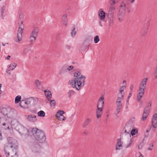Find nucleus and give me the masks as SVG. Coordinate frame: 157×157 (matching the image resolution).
Listing matches in <instances>:
<instances>
[{
  "label": "nucleus",
  "mask_w": 157,
  "mask_h": 157,
  "mask_svg": "<svg viewBox=\"0 0 157 157\" xmlns=\"http://www.w3.org/2000/svg\"><path fill=\"white\" fill-rule=\"evenodd\" d=\"M34 101V99L33 97L22 100L19 104L20 106L24 109H28L31 106L32 103Z\"/></svg>",
  "instance_id": "7"
},
{
  "label": "nucleus",
  "mask_w": 157,
  "mask_h": 157,
  "mask_svg": "<svg viewBox=\"0 0 157 157\" xmlns=\"http://www.w3.org/2000/svg\"><path fill=\"white\" fill-rule=\"evenodd\" d=\"M27 120L31 122H35L37 120L36 116L34 115H29L27 118Z\"/></svg>",
  "instance_id": "19"
},
{
  "label": "nucleus",
  "mask_w": 157,
  "mask_h": 157,
  "mask_svg": "<svg viewBox=\"0 0 157 157\" xmlns=\"http://www.w3.org/2000/svg\"><path fill=\"white\" fill-rule=\"evenodd\" d=\"M115 2H112L110 5V7L109 8V11H111L112 12H113L114 10H115V7H114V5H115Z\"/></svg>",
  "instance_id": "36"
},
{
  "label": "nucleus",
  "mask_w": 157,
  "mask_h": 157,
  "mask_svg": "<svg viewBox=\"0 0 157 157\" xmlns=\"http://www.w3.org/2000/svg\"><path fill=\"white\" fill-rule=\"evenodd\" d=\"M98 17L100 19L103 21L105 17V13L102 9H99L98 12Z\"/></svg>",
  "instance_id": "16"
},
{
  "label": "nucleus",
  "mask_w": 157,
  "mask_h": 157,
  "mask_svg": "<svg viewBox=\"0 0 157 157\" xmlns=\"http://www.w3.org/2000/svg\"><path fill=\"white\" fill-rule=\"evenodd\" d=\"M12 122V120H10L9 122H8L7 120H6V122L5 123H2L3 126H4V128L6 129H9V125L10 123Z\"/></svg>",
  "instance_id": "22"
},
{
  "label": "nucleus",
  "mask_w": 157,
  "mask_h": 157,
  "mask_svg": "<svg viewBox=\"0 0 157 157\" xmlns=\"http://www.w3.org/2000/svg\"><path fill=\"white\" fill-rule=\"evenodd\" d=\"M74 79L70 80L68 82V84L71 86L73 88H75L78 90L81 89L82 86V82L79 80V78L80 77L81 73L79 71H77L74 73Z\"/></svg>",
  "instance_id": "1"
},
{
  "label": "nucleus",
  "mask_w": 157,
  "mask_h": 157,
  "mask_svg": "<svg viewBox=\"0 0 157 157\" xmlns=\"http://www.w3.org/2000/svg\"><path fill=\"white\" fill-rule=\"evenodd\" d=\"M91 120L90 119L87 118L83 123L82 127L85 128L91 122Z\"/></svg>",
  "instance_id": "26"
},
{
  "label": "nucleus",
  "mask_w": 157,
  "mask_h": 157,
  "mask_svg": "<svg viewBox=\"0 0 157 157\" xmlns=\"http://www.w3.org/2000/svg\"><path fill=\"white\" fill-rule=\"evenodd\" d=\"M10 110V107H2L1 109V113L4 115L7 116Z\"/></svg>",
  "instance_id": "18"
},
{
  "label": "nucleus",
  "mask_w": 157,
  "mask_h": 157,
  "mask_svg": "<svg viewBox=\"0 0 157 157\" xmlns=\"http://www.w3.org/2000/svg\"><path fill=\"white\" fill-rule=\"evenodd\" d=\"M28 144L30 147L32 151L35 152H38L40 147L38 143L33 139H31L28 142Z\"/></svg>",
  "instance_id": "6"
},
{
  "label": "nucleus",
  "mask_w": 157,
  "mask_h": 157,
  "mask_svg": "<svg viewBox=\"0 0 157 157\" xmlns=\"http://www.w3.org/2000/svg\"><path fill=\"white\" fill-rule=\"evenodd\" d=\"M21 96L20 95H18L15 98V102L16 103H18L19 101H21Z\"/></svg>",
  "instance_id": "35"
},
{
  "label": "nucleus",
  "mask_w": 157,
  "mask_h": 157,
  "mask_svg": "<svg viewBox=\"0 0 157 157\" xmlns=\"http://www.w3.org/2000/svg\"><path fill=\"white\" fill-rule=\"evenodd\" d=\"M18 132L21 134L26 135L29 133V130L22 125H20L18 129Z\"/></svg>",
  "instance_id": "14"
},
{
  "label": "nucleus",
  "mask_w": 157,
  "mask_h": 157,
  "mask_svg": "<svg viewBox=\"0 0 157 157\" xmlns=\"http://www.w3.org/2000/svg\"><path fill=\"white\" fill-rule=\"evenodd\" d=\"M75 28H74L72 30V31L71 33V34L72 36H74L75 35L76 33V32L75 31Z\"/></svg>",
  "instance_id": "46"
},
{
  "label": "nucleus",
  "mask_w": 157,
  "mask_h": 157,
  "mask_svg": "<svg viewBox=\"0 0 157 157\" xmlns=\"http://www.w3.org/2000/svg\"><path fill=\"white\" fill-rule=\"evenodd\" d=\"M138 132V130L136 129H132L130 131V135H131L132 136L135 135L136 133Z\"/></svg>",
  "instance_id": "39"
},
{
  "label": "nucleus",
  "mask_w": 157,
  "mask_h": 157,
  "mask_svg": "<svg viewBox=\"0 0 157 157\" xmlns=\"http://www.w3.org/2000/svg\"><path fill=\"white\" fill-rule=\"evenodd\" d=\"M35 83L36 86L38 87L40 85V82H39V80H36L35 81Z\"/></svg>",
  "instance_id": "47"
},
{
  "label": "nucleus",
  "mask_w": 157,
  "mask_h": 157,
  "mask_svg": "<svg viewBox=\"0 0 157 157\" xmlns=\"http://www.w3.org/2000/svg\"><path fill=\"white\" fill-rule=\"evenodd\" d=\"M151 101H150L144 109L142 118L143 121H144L146 119L150 113L151 107Z\"/></svg>",
  "instance_id": "8"
},
{
  "label": "nucleus",
  "mask_w": 157,
  "mask_h": 157,
  "mask_svg": "<svg viewBox=\"0 0 157 157\" xmlns=\"http://www.w3.org/2000/svg\"><path fill=\"white\" fill-rule=\"evenodd\" d=\"M31 51V48L29 47L25 48L23 51V55H25L27 54L29 51Z\"/></svg>",
  "instance_id": "31"
},
{
  "label": "nucleus",
  "mask_w": 157,
  "mask_h": 157,
  "mask_svg": "<svg viewBox=\"0 0 157 157\" xmlns=\"http://www.w3.org/2000/svg\"><path fill=\"white\" fill-rule=\"evenodd\" d=\"M85 79H83V80H82V86H83L84 85L85 83Z\"/></svg>",
  "instance_id": "57"
},
{
  "label": "nucleus",
  "mask_w": 157,
  "mask_h": 157,
  "mask_svg": "<svg viewBox=\"0 0 157 157\" xmlns=\"http://www.w3.org/2000/svg\"><path fill=\"white\" fill-rule=\"evenodd\" d=\"M66 48L69 50L71 48V46L70 45H67L66 46Z\"/></svg>",
  "instance_id": "56"
},
{
  "label": "nucleus",
  "mask_w": 157,
  "mask_h": 157,
  "mask_svg": "<svg viewBox=\"0 0 157 157\" xmlns=\"http://www.w3.org/2000/svg\"><path fill=\"white\" fill-rule=\"evenodd\" d=\"M157 127V114L155 113L153 116L151 120V128L152 127L154 128V131Z\"/></svg>",
  "instance_id": "11"
},
{
  "label": "nucleus",
  "mask_w": 157,
  "mask_h": 157,
  "mask_svg": "<svg viewBox=\"0 0 157 157\" xmlns=\"http://www.w3.org/2000/svg\"><path fill=\"white\" fill-rule=\"evenodd\" d=\"M148 80L147 78L143 79L140 84V87L145 89L146 86V83Z\"/></svg>",
  "instance_id": "20"
},
{
  "label": "nucleus",
  "mask_w": 157,
  "mask_h": 157,
  "mask_svg": "<svg viewBox=\"0 0 157 157\" xmlns=\"http://www.w3.org/2000/svg\"><path fill=\"white\" fill-rule=\"evenodd\" d=\"M63 24L65 26H66L67 24L68 20L67 18V15L64 14L62 17Z\"/></svg>",
  "instance_id": "24"
},
{
  "label": "nucleus",
  "mask_w": 157,
  "mask_h": 157,
  "mask_svg": "<svg viewBox=\"0 0 157 157\" xmlns=\"http://www.w3.org/2000/svg\"><path fill=\"white\" fill-rule=\"evenodd\" d=\"M150 26V24L149 21H148L147 23V27L146 28H147V29H148V28Z\"/></svg>",
  "instance_id": "55"
},
{
  "label": "nucleus",
  "mask_w": 157,
  "mask_h": 157,
  "mask_svg": "<svg viewBox=\"0 0 157 157\" xmlns=\"http://www.w3.org/2000/svg\"><path fill=\"white\" fill-rule=\"evenodd\" d=\"M128 128V127L126 126H125L124 127V132L125 133H126V134L125 135H128L129 136H131L130 134V130L128 131V132L127 131V130L126 129Z\"/></svg>",
  "instance_id": "34"
},
{
  "label": "nucleus",
  "mask_w": 157,
  "mask_h": 157,
  "mask_svg": "<svg viewBox=\"0 0 157 157\" xmlns=\"http://www.w3.org/2000/svg\"><path fill=\"white\" fill-rule=\"evenodd\" d=\"M108 19L109 24V26H112L113 20V17H108Z\"/></svg>",
  "instance_id": "38"
},
{
  "label": "nucleus",
  "mask_w": 157,
  "mask_h": 157,
  "mask_svg": "<svg viewBox=\"0 0 157 157\" xmlns=\"http://www.w3.org/2000/svg\"><path fill=\"white\" fill-rule=\"evenodd\" d=\"M121 108H118L117 107L116 109V112L117 113V114L121 112Z\"/></svg>",
  "instance_id": "49"
},
{
  "label": "nucleus",
  "mask_w": 157,
  "mask_h": 157,
  "mask_svg": "<svg viewBox=\"0 0 157 157\" xmlns=\"http://www.w3.org/2000/svg\"><path fill=\"white\" fill-rule=\"evenodd\" d=\"M132 95V94L131 93H130L129 94V95L128 96V98H129Z\"/></svg>",
  "instance_id": "62"
},
{
  "label": "nucleus",
  "mask_w": 157,
  "mask_h": 157,
  "mask_svg": "<svg viewBox=\"0 0 157 157\" xmlns=\"http://www.w3.org/2000/svg\"><path fill=\"white\" fill-rule=\"evenodd\" d=\"M36 37L30 35V44H32L36 40Z\"/></svg>",
  "instance_id": "29"
},
{
  "label": "nucleus",
  "mask_w": 157,
  "mask_h": 157,
  "mask_svg": "<svg viewBox=\"0 0 157 157\" xmlns=\"http://www.w3.org/2000/svg\"><path fill=\"white\" fill-rule=\"evenodd\" d=\"M122 146V142L120 139H118L117 140V144L116 147V150H120V149L118 148V147H120Z\"/></svg>",
  "instance_id": "27"
},
{
  "label": "nucleus",
  "mask_w": 157,
  "mask_h": 157,
  "mask_svg": "<svg viewBox=\"0 0 157 157\" xmlns=\"http://www.w3.org/2000/svg\"><path fill=\"white\" fill-rule=\"evenodd\" d=\"M14 140V139L11 137H7V143L9 145L10 144H11V143L13 142Z\"/></svg>",
  "instance_id": "40"
},
{
  "label": "nucleus",
  "mask_w": 157,
  "mask_h": 157,
  "mask_svg": "<svg viewBox=\"0 0 157 157\" xmlns=\"http://www.w3.org/2000/svg\"><path fill=\"white\" fill-rule=\"evenodd\" d=\"M148 32V29L147 28H143L141 31V35L142 36H145L147 34V33Z\"/></svg>",
  "instance_id": "25"
},
{
  "label": "nucleus",
  "mask_w": 157,
  "mask_h": 157,
  "mask_svg": "<svg viewBox=\"0 0 157 157\" xmlns=\"http://www.w3.org/2000/svg\"><path fill=\"white\" fill-rule=\"evenodd\" d=\"M79 78V80H80L81 81L82 79H85L86 78V77L82 75H81V76H80V77Z\"/></svg>",
  "instance_id": "51"
},
{
  "label": "nucleus",
  "mask_w": 157,
  "mask_h": 157,
  "mask_svg": "<svg viewBox=\"0 0 157 157\" xmlns=\"http://www.w3.org/2000/svg\"><path fill=\"white\" fill-rule=\"evenodd\" d=\"M88 133V132L87 131H85L84 132H83V135H86Z\"/></svg>",
  "instance_id": "60"
},
{
  "label": "nucleus",
  "mask_w": 157,
  "mask_h": 157,
  "mask_svg": "<svg viewBox=\"0 0 157 157\" xmlns=\"http://www.w3.org/2000/svg\"><path fill=\"white\" fill-rule=\"evenodd\" d=\"M122 101L116 100V103L117 106V107L122 108V104L121 103Z\"/></svg>",
  "instance_id": "30"
},
{
  "label": "nucleus",
  "mask_w": 157,
  "mask_h": 157,
  "mask_svg": "<svg viewBox=\"0 0 157 157\" xmlns=\"http://www.w3.org/2000/svg\"><path fill=\"white\" fill-rule=\"evenodd\" d=\"M149 132V130H147L146 131V133H145V134H144V136H145V137H147L148 136V132Z\"/></svg>",
  "instance_id": "53"
},
{
  "label": "nucleus",
  "mask_w": 157,
  "mask_h": 157,
  "mask_svg": "<svg viewBox=\"0 0 157 157\" xmlns=\"http://www.w3.org/2000/svg\"><path fill=\"white\" fill-rule=\"evenodd\" d=\"M154 74L155 75H157V66L155 68Z\"/></svg>",
  "instance_id": "58"
},
{
  "label": "nucleus",
  "mask_w": 157,
  "mask_h": 157,
  "mask_svg": "<svg viewBox=\"0 0 157 157\" xmlns=\"http://www.w3.org/2000/svg\"><path fill=\"white\" fill-rule=\"evenodd\" d=\"M56 116L57 117L58 120L59 121H61L60 119L61 116L60 115L59 116V115H57V114H56Z\"/></svg>",
  "instance_id": "52"
},
{
  "label": "nucleus",
  "mask_w": 157,
  "mask_h": 157,
  "mask_svg": "<svg viewBox=\"0 0 157 157\" xmlns=\"http://www.w3.org/2000/svg\"><path fill=\"white\" fill-rule=\"evenodd\" d=\"M100 40L99 37L97 35L94 37V41L95 43H98Z\"/></svg>",
  "instance_id": "41"
},
{
  "label": "nucleus",
  "mask_w": 157,
  "mask_h": 157,
  "mask_svg": "<svg viewBox=\"0 0 157 157\" xmlns=\"http://www.w3.org/2000/svg\"><path fill=\"white\" fill-rule=\"evenodd\" d=\"M37 115L39 117H43L45 116V113L44 111L40 110L38 112Z\"/></svg>",
  "instance_id": "32"
},
{
  "label": "nucleus",
  "mask_w": 157,
  "mask_h": 157,
  "mask_svg": "<svg viewBox=\"0 0 157 157\" xmlns=\"http://www.w3.org/2000/svg\"><path fill=\"white\" fill-rule=\"evenodd\" d=\"M11 57V56H8L7 57V59H8V60H9L10 59V58Z\"/></svg>",
  "instance_id": "64"
},
{
  "label": "nucleus",
  "mask_w": 157,
  "mask_h": 157,
  "mask_svg": "<svg viewBox=\"0 0 157 157\" xmlns=\"http://www.w3.org/2000/svg\"><path fill=\"white\" fill-rule=\"evenodd\" d=\"M62 69L63 71H66L68 70L69 71L71 70V69H70L68 68H67V66L66 65H64L62 68Z\"/></svg>",
  "instance_id": "45"
},
{
  "label": "nucleus",
  "mask_w": 157,
  "mask_h": 157,
  "mask_svg": "<svg viewBox=\"0 0 157 157\" xmlns=\"http://www.w3.org/2000/svg\"><path fill=\"white\" fill-rule=\"evenodd\" d=\"M133 87L134 85L133 84L130 87V89L131 90H133Z\"/></svg>",
  "instance_id": "59"
},
{
  "label": "nucleus",
  "mask_w": 157,
  "mask_h": 157,
  "mask_svg": "<svg viewBox=\"0 0 157 157\" xmlns=\"http://www.w3.org/2000/svg\"><path fill=\"white\" fill-rule=\"evenodd\" d=\"M45 95L46 97L47 98L48 100L49 101L51 99L52 97V95L51 92L50 91L45 90L44 91Z\"/></svg>",
  "instance_id": "21"
},
{
  "label": "nucleus",
  "mask_w": 157,
  "mask_h": 157,
  "mask_svg": "<svg viewBox=\"0 0 157 157\" xmlns=\"http://www.w3.org/2000/svg\"><path fill=\"white\" fill-rule=\"evenodd\" d=\"M50 103V105L51 106H54L56 105V101L55 100H51V99L49 101Z\"/></svg>",
  "instance_id": "42"
},
{
  "label": "nucleus",
  "mask_w": 157,
  "mask_h": 157,
  "mask_svg": "<svg viewBox=\"0 0 157 157\" xmlns=\"http://www.w3.org/2000/svg\"><path fill=\"white\" fill-rule=\"evenodd\" d=\"M4 151L6 157H18L17 150H12L10 152H7L5 148Z\"/></svg>",
  "instance_id": "10"
},
{
  "label": "nucleus",
  "mask_w": 157,
  "mask_h": 157,
  "mask_svg": "<svg viewBox=\"0 0 157 157\" xmlns=\"http://www.w3.org/2000/svg\"><path fill=\"white\" fill-rule=\"evenodd\" d=\"M126 88V86H122L120 88L119 92L117 94V100L122 101L124 98V90Z\"/></svg>",
  "instance_id": "9"
},
{
  "label": "nucleus",
  "mask_w": 157,
  "mask_h": 157,
  "mask_svg": "<svg viewBox=\"0 0 157 157\" xmlns=\"http://www.w3.org/2000/svg\"><path fill=\"white\" fill-rule=\"evenodd\" d=\"M23 14H20L19 15L18 23L19 27L17 31V40H16V42L18 43L21 40L22 37V33L24 28V25L23 24Z\"/></svg>",
  "instance_id": "3"
},
{
  "label": "nucleus",
  "mask_w": 157,
  "mask_h": 157,
  "mask_svg": "<svg viewBox=\"0 0 157 157\" xmlns=\"http://www.w3.org/2000/svg\"><path fill=\"white\" fill-rule=\"evenodd\" d=\"M17 112L16 110L10 108V110L8 114L7 117L10 118H15L17 116Z\"/></svg>",
  "instance_id": "12"
},
{
  "label": "nucleus",
  "mask_w": 157,
  "mask_h": 157,
  "mask_svg": "<svg viewBox=\"0 0 157 157\" xmlns=\"http://www.w3.org/2000/svg\"><path fill=\"white\" fill-rule=\"evenodd\" d=\"M69 67L70 68L69 69H71V70L72 69L74 68L73 66H69Z\"/></svg>",
  "instance_id": "63"
},
{
  "label": "nucleus",
  "mask_w": 157,
  "mask_h": 157,
  "mask_svg": "<svg viewBox=\"0 0 157 157\" xmlns=\"http://www.w3.org/2000/svg\"><path fill=\"white\" fill-rule=\"evenodd\" d=\"M32 133L36 140L40 143L45 141L46 136L44 132L36 128H33L32 130Z\"/></svg>",
  "instance_id": "2"
},
{
  "label": "nucleus",
  "mask_w": 157,
  "mask_h": 157,
  "mask_svg": "<svg viewBox=\"0 0 157 157\" xmlns=\"http://www.w3.org/2000/svg\"><path fill=\"white\" fill-rule=\"evenodd\" d=\"M120 0H113V1L112 2H115V4L117 2L119 1Z\"/></svg>",
  "instance_id": "61"
},
{
  "label": "nucleus",
  "mask_w": 157,
  "mask_h": 157,
  "mask_svg": "<svg viewBox=\"0 0 157 157\" xmlns=\"http://www.w3.org/2000/svg\"><path fill=\"white\" fill-rule=\"evenodd\" d=\"M65 113V112L63 110H59L56 113V114H57V115H59V116H61L63 114H64Z\"/></svg>",
  "instance_id": "44"
},
{
  "label": "nucleus",
  "mask_w": 157,
  "mask_h": 157,
  "mask_svg": "<svg viewBox=\"0 0 157 157\" xmlns=\"http://www.w3.org/2000/svg\"><path fill=\"white\" fill-rule=\"evenodd\" d=\"M132 144V141H131L129 143L127 144L126 146V148H128L131 146V145Z\"/></svg>",
  "instance_id": "54"
},
{
  "label": "nucleus",
  "mask_w": 157,
  "mask_h": 157,
  "mask_svg": "<svg viewBox=\"0 0 157 157\" xmlns=\"http://www.w3.org/2000/svg\"><path fill=\"white\" fill-rule=\"evenodd\" d=\"M5 10V7L3 6L2 7L1 9V13L2 14V17L3 19V17L5 16V14L4 13V11Z\"/></svg>",
  "instance_id": "33"
},
{
  "label": "nucleus",
  "mask_w": 157,
  "mask_h": 157,
  "mask_svg": "<svg viewBox=\"0 0 157 157\" xmlns=\"http://www.w3.org/2000/svg\"><path fill=\"white\" fill-rule=\"evenodd\" d=\"M127 2V0H123L120 5L118 15V20L120 21H122L124 19Z\"/></svg>",
  "instance_id": "4"
},
{
  "label": "nucleus",
  "mask_w": 157,
  "mask_h": 157,
  "mask_svg": "<svg viewBox=\"0 0 157 157\" xmlns=\"http://www.w3.org/2000/svg\"><path fill=\"white\" fill-rule=\"evenodd\" d=\"M17 66V63H13L12 64H11L8 68V71H11L13 70Z\"/></svg>",
  "instance_id": "28"
},
{
  "label": "nucleus",
  "mask_w": 157,
  "mask_h": 157,
  "mask_svg": "<svg viewBox=\"0 0 157 157\" xmlns=\"http://www.w3.org/2000/svg\"><path fill=\"white\" fill-rule=\"evenodd\" d=\"M104 98L103 96L99 99L97 105V110L96 111L97 117L99 118L102 114L103 107L104 105Z\"/></svg>",
  "instance_id": "5"
},
{
  "label": "nucleus",
  "mask_w": 157,
  "mask_h": 157,
  "mask_svg": "<svg viewBox=\"0 0 157 157\" xmlns=\"http://www.w3.org/2000/svg\"><path fill=\"white\" fill-rule=\"evenodd\" d=\"M145 89L139 87V93L137 96V100L138 101H139L141 98L144 95Z\"/></svg>",
  "instance_id": "13"
},
{
  "label": "nucleus",
  "mask_w": 157,
  "mask_h": 157,
  "mask_svg": "<svg viewBox=\"0 0 157 157\" xmlns=\"http://www.w3.org/2000/svg\"><path fill=\"white\" fill-rule=\"evenodd\" d=\"M75 94V92L73 90H71L68 92V97L69 98L71 97V96Z\"/></svg>",
  "instance_id": "37"
},
{
  "label": "nucleus",
  "mask_w": 157,
  "mask_h": 157,
  "mask_svg": "<svg viewBox=\"0 0 157 157\" xmlns=\"http://www.w3.org/2000/svg\"><path fill=\"white\" fill-rule=\"evenodd\" d=\"M153 144H150L149 147L148 148V150H151L153 149Z\"/></svg>",
  "instance_id": "48"
},
{
  "label": "nucleus",
  "mask_w": 157,
  "mask_h": 157,
  "mask_svg": "<svg viewBox=\"0 0 157 157\" xmlns=\"http://www.w3.org/2000/svg\"><path fill=\"white\" fill-rule=\"evenodd\" d=\"M113 17V12L109 10L108 15V17Z\"/></svg>",
  "instance_id": "43"
},
{
  "label": "nucleus",
  "mask_w": 157,
  "mask_h": 157,
  "mask_svg": "<svg viewBox=\"0 0 157 157\" xmlns=\"http://www.w3.org/2000/svg\"><path fill=\"white\" fill-rule=\"evenodd\" d=\"M9 145L11 148H13L12 150H17L18 148V143L17 141L15 139L11 143V144Z\"/></svg>",
  "instance_id": "15"
},
{
  "label": "nucleus",
  "mask_w": 157,
  "mask_h": 157,
  "mask_svg": "<svg viewBox=\"0 0 157 157\" xmlns=\"http://www.w3.org/2000/svg\"><path fill=\"white\" fill-rule=\"evenodd\" d=\"M61 116V117H60V119H61V120H63V121H64L66 120V118L63 115H61L60 116Z\"/></svg>",
  "instance_id": "50"
},
{
  "label": "nucleus",
  "mask_w": 157,
  "mask_h": 157,
  "mask_svg": "<svg viewBox=\"0 0 157 157\" xmlns=\"http://www.w3.org/2000/svg\"><path fill=\"white\" fill-rule=\"evenodd\" d=\"M92 41V40H86L84 43L83 44L82 47L84 48V49H88V48L90 46L91 42Z\"/></svg>",
  "instance_id": "17"
},
{
  "label": "nucleus",
  "mask_w": 157,
  "mask_h": 157,
  "mask_svg": "<svg viewBox=\"0 0 157 157\" xmlns=\"http://www.w3.org/2000/svg\"><path fill=\"white\" fill-rule=\"evenodd\" d=\"M39 29L37 27L34 29L32 31L30 35L37 37Z\"/></svg>",
  "instance_id": "23"
}]
</instances>
